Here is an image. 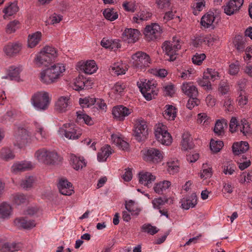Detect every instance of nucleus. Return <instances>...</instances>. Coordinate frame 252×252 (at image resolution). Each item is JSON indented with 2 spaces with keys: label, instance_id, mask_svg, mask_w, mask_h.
Instances as JSON below:
<instances>
[{
  "label": "nucleus",
  "instance_id": "f257e3e1",
  "mask_svg": "<svg viewBox=\"0 0 252 252\" xmlns=\"http://www.w3.org/2000/svg\"><path fill=\"white\" fill-rule=\"evenodd\" d=\"M65 70V66L63 64H55L40 73V80L42 83L46 85L56 83L63 76Z\"/></svg>",
  "mask_w": 252,
  "mask_h": 252
},
{
  "label": "nucleus",
  "instance_id": "f03ea898",
  "mask_svg": "<svg viewBox=\"0 0 252 252\" xmlns=\"http://www.w3.org/2000/svg\"><path fill=\"white\" fill-rule=\"evenodd\" d=\"M31 101L35 109L40 111H44L49 107L50 98L47 92H38L32 95Z\"/></svg>",
  "mask_w": 252,
  "mask_h": 252
},
{
  "label": "nucleus",
  "instance_id": "7ed1b4c3",
  "mask_svg": "<svg viewBox=\"0 0 252 252\" xmlns=\"http://www.w3.org/2000/svg\"><path fill=\"white\" fill-rule=\"evenodd\" d=\"M162 49L165 54L166 60L169 61H175L178 54V51L181 49V46L178 40L165 41L162 45Z\"/></svg>",
  "mask_w": 252,
  "mask_h": 252
},
{
  "label": "nucleus",
  "instance_id": "20e7f679",
  "mask_svg": "<svg viewBox=\"0 0 252 252\" xmlns=\"http://www.w3.org/2000/svg\"><path fill=\"white\" fill-rule=\"evenodd\" d=\"M137 86L144 97L147 100H150L157 94V84L153 81H141L137 82Z\"/></svg>",
  "mask_w": 252,
  "mask_h": 252
},
{
  "label": "nucleus",
  "instance_id": "39448f33",
  "mask_svg": "<svg viewBox=\"0 0 252 252\" xmlns=\"http://www.w3.org/2000/svg\"><path fill=\"white\" fill-rule=\"evenodd\" d=\"M34 157L40 162L47 164H53L58 159V155L56 152L48 150L45 148L36 151Z\"/></svg>",
  "mask_w": 252,
  "mask_h": 252
},
{
  "label": "nucleus",
  "instance_id": "423d86ee",
  "mask_svg": "<svg viewBox=\"0 0 252 252\" xmlns=\"http://www.w3.org/2000/svg\"><path fill=\"white\" fill-rule=\"evenodd\" d=\"M61 136H64L68 139H77L82 134L81 129L74 125L67 123L60 127L58 131Z\"/></svg>",
  "mask_w": 252,
  "mask_h": 252
},
{
  "label": "nucleus",
  "instance_id": "0eeeda50",
  "mask_svg": "<svg viewBox=\"0 0 252 252\" xmlns=\"http://www.w3.org/2000/svg\"><path fill=\"white\" fill-rule=\"evenodd\" d=\"M133 65L136 68L144 69L149 66L151 60L149 55L143 52H137L132 56Z\"/></svg>",
  "mask_w": 252,
  "mask_h": 252
},
{
  "label": "nucleus",
  "instance_id": "6e6552de",
  "mask_svg": "<svg viewBox=\"0 0 252 252\" xmlns=\"http://www.w3.org/2000/svg\"><path fill=\"white\" fill-rule=\"evenodd\" d=\"M155 136L158 141L163 145H169L172 141L170 134L168 132L167 127L162 124H159L155 130Z\"/></svg>",
  "mask_w": 252,
  "mask_h": 252
},
{
  "label": "nucleus",
  "instance_id": "1a4fd4ad",
  "mask_svg": "<svg viewBox=\"0 0 252 252\" xmlns=\"http://www.w3.org/2000/svg\"><path fill=\"white\" fill-rule=\"evenodd\" d=\"M14 139V144L19 148H22L28 143L30 139V136L26 129L19 127L15 132Z\"/></svg>",
  "mask_w": 252,
  "mask_h": 252
},
{
  "label": "nucleus",
  "instance_id": "9d476101",
  "mask_svg": "<svg viewBox=\"0 0 252 252\" xmlns=\"http://www.w3.org/2000/svg\"><path fill=\"white\" fill-rule=\"evenodd\" d=\"M133 135L138 142L143 141L146 138L148 129L146 122L144 120H138L136 122Z\"/></svg>",
  "mask_w": 252,
  "mask_h": 252
},
{
  "label": "nucleus",
  "instance_id": "9b49d317",
  "mask_svg": "<svg viewBox=\"0 0 252 252\" xmlns=\"http://www.w3.org/2000/svg\"><path fill=\"white\" fill-rule=\"evenodd\" d=\"M161 31L162 30L158 24L153 23L146 26L144 34L148 39L154 40L160 36Z\"/></svg>",
  "mask_w": 252,
  "mask_h": 252
},
{
  "label": "nucleus",
  "instance_id": "f8f14e48",
  "mask_svg": "<svg viewBox=\"0 0 252 252\" xmlns=\"http://www.w3.org/2000/svg\"><path fill=\"white\" fill-rule=\"evenodd\" d=\"M93 83L91 80L87 79L82 75H79L74 79L72 87L76 91L87 90L92 88Z\"/></svg>",
  "mask_w": 252,
  "mask_h": 252
},
{
  "label": "nucleus",
  "instance_id": "ddd939ff",
  "mask_svg": "<svg viewBox=\"0 0 252 252\" xmlns=\"http://www.w3.org/2000/svg\"><path fill=\"white\" fill-rule=\"evenodd\" d=\"M140 35V33L137 29H126L122 34V38L125 41L128 43L136 42Z\"/></svg>",
  "mask_w": 252,
  "mask_h": 252
},
{
  "label": "nucleus",
  "instance_id": "4468645a",
  "mask_svg": "<svg viewBox=\"0 0 252 252\" xmlns=\"http://www.w3.org/2000/svg\"><path fill=\"white\" fill-rule=\"evenodd\" d=\"M162 154L158 149L150 148L147 150L145 154L144 159L146 161L157 163L162 159Z\"/></svg>",
  "mask_w": 252,
  "mask_h": 252
},
{
  "label": "nucleus",
  "instance_id": "2eb2a0df",
  "mask_svg": "<svg viewBox=\"0 0 252 252\" xmlns=\"http://www.w3.org/2000/svg\"><path fill=\"white\" fill-rule=\"evenodd\" d=\"M71 103L69 96H62L60 97L55 104V110L59 113H64L66 112Z\"/></svg>",
  "mask_w": 252,
  "mask_h": 252
},
{
  "label": "nucleus",
  "instance_id": "dca6fc26",
  "mask_svg": "<svg viewBox=\"0 0 252 252\" xmlns=\"http://www.w3.org/2000/svg\"><path fill=\"white\" fill-rule=\"evenodd\" d=\"M244 0H230L224 6V12L228 15H231L237 12L242 6Z\"/></svg>",
  "mask_w": 252,
  "mask_h": 252
},
{
  "label": "nucleus",
  "instance_id": "f3484780",
  "mask_svg": "<svg viewBox=\"0 0 252 252\" xmlns=\"http://www.w3.org/2000/svg\"><path fill=\"white\" fill-rule=\"evenodd\" d=\"M131 110L123 105L114 107L112 110V114L115 118L119 121H123L125 118L131 113Z\"/></svg>",
  "mask_w": 252,
  "mask_h": 252
},
{
  "label": "nucleus",
  "instance_id": "a211bd4d",
  "mask_svg": "<svg viewBox=\"0 0 252 252\" xmlns=\"http://www.w3.org/2000/svg\"><path fill=\"white\" fill-rule=\"evenodd\" d=\"M21 48V44L18 42H9L4 46L3 50L7 56L11 57L18 54Z\"/></svg>",
  "mask_w": 252,
  "mask_h": 252
},
{
  "label": "nucleus",
  "instance_id": "6ab92c4d",
  "mask_svg": "<svg viewBox=\"0 0 252 252\" xmlns=\"http://www.w3.org/2000/svg\"><path fill=\"white\" fill-rule=\"evenodd\" d=\"M58 187L60 192L64 195H70L74 192L71 183L65 179L59 181Z\"/></svg>",
  "mask_w": 252,
  "mask_h": 252
},
{
  "label": "nucleus",
  "instance_id": "aec40b11",
  "mask_svg": "<svg viewBox=\"0 0 252 252\" xmlns=\"http://www.w3.org/2000/svg\"><path fill=\"white\" fill-rule=\"evenodd\" d=\"M156 180V177L150 172L142 171L139 173V183L148 188L151 187V184Z\"/></svg>",
  "mask_w": 252,
  "mask_h": 252
},
{
  "label": "nucleus",
  "instance_id": "412c9836",
  "mask_svg": "<svg viewBox=\"0 0 252 252\" xmlns=\"http://www.w3.org/2000/svg\"><path fill=\"white\" fill-rule=\"evenodd\" d=\"M181 89L189 97H197L198 95L197 88L191 82L184 83L181 86Z\"/></svg>",
  "mask_w": 252,
  "mask_h": 252
},
{
  "label": "nucleus",
  "instance_id": "4be33fe9",
  "mask_svg": "<svg viewBox=\"0 0 252 252\" xmlns=\"http://www.w3.org/2000/svg\"><path fill=\"white\" fill-rule=\"evenodd\" d=\"M70 164L76 170L82 169L86 166V162L83 158L77 157L74 154L70 156Z\"/></svg>",
  "mask_w": 252,
  "mask_h": 252
},
{
  "label": "nucleus",
  "instance_id": "5701e85b",
  "mask_svg": "<svg viewBox=\"0 0 252 252\" xmlns=\"http://www.w3.org/2000/svg\"><path fill=\"white\" fill-rule=\"evenodd\" d=\"M215 17L214 14H206L204 15L201 18V24L202 26L206 28L211 27L214 29L215 25L218 22L215 21Z\"/></svg>",
  "mask_w": 252,
  "mask_h": 252
},
{
  "label": "nucleus",
  "instance_id": "b1692460",
  "mask_svg": "<svg viewBox=\"0 0 252 252\" xmlns=\"http://www.w3.org/2000/svg\"><path fill=\"white\" fill-rule=\"evenodd\" d=\"M197 196L195 193H192L189 197L183 198L181 200V206L186 210L194 207L197 204Z\"/></svg>",
  "mask_w": 252,
  "mask_h": 252
},
{
  "label": "nucleus",
  "instance_id": "393cba45",
  "mask_svg": "<svg viewBox=\"0 0 252 252\" xmlns=\"http://www.w3.org/2000/svg\"><path fill=\"white\" fill-rule=\"evenodd\" d=\"M232 148L234 154L239 155L247 151L249 149V145L247 142L241 141L234 143Z\"/></svg>",
  "mask_w": 252,
  "mask_h": 252
},
{
  "label": "nucleus",
  "instance_id": "a878e982",
  "mask_svg": "<svg viewBox=\"0 0 252 252\" xmlns=\"http://www.w3.org/2000/svg\"><path fill=\"white\" fill-rule=\"evenodd\" d=\"M52 61L53 60L49 57V56L45 55L42 51H40L37 54L34 59L35 63L38 66L42 65L46 66L52 62Z\"/></svg>",
  "mask_w": 252,
  "mask_h": 252
},
{
  "label": "nucleus",
  "instance_id": "bb28decb",
  "mask_svg": "<svg viewBox=\"0 0 252 252\" xmlns=\"http://www.w3.org/2000/svg\"><path fill=\"white\" fill-rule=\"evenodd\" d=\"M127 69L126 65L121 63H116L109 67L110 72L113 75H120L125 74Z\"/></svg>",
  "mask_w": 252,
  "mask_h": 252
},
{
  "label": "nucleus",
  "instance_id": "cd10ccee",
  "mask_svg": "<svg viewBox=\"0 0 252 252\" xmlns=\"http://www.w3.org/2000/svg\"><path fill=\"white\" fill-rule=\"evenodd\" d=\"M14 223L17 227L24 229H31L35 226L34 221L28 220L24 218L15 219Z\"/></svg>",
  "mask_w": 252,
  "mask_h": 252
},
{
  "label": "nucleus",
  "instance_id": "c85d7f7f",
  "mask_svg": "<svg viewBox=\"0 0 252 252\" xmlns=\"http://www.w3.org/2000/svg\"><path fill=\"white\" fill-rule=\"evenodd\" d=\"M12 212V207L8 203L3 202L0 204V219H8Z\"/></svg>",
  "mask_w": 252,
  "mask_h": 252
},
{
  "label": "nucleus",
  "instance_id": "c756f323",
  "mask_svg": "<svg viewBox=\"0 0 252 252\" xmlns=\"http://www.w3.org/2000/svg\"><path fill=\"white\" fill-rule=\"evenodd\" d=\"M165 109L163 113L164 118L170 121L175 119L177 115L176 109L172 105H166Z\"/></svg>",
  "mask_w": 252,
  "mask_h": 252
},
{
  "label": "nucleus",
  "instance_id": "7c9ffc66",
  "mask_svg": "<svg viewBox=\"0 0 252 252\" xmlns=\"http://www.w3.org/2000/svg\"><path fill=\"white\" fill-rule=\"evenodd\" d=\"M32 167V164L28 162H21L14 164L11 168L12 172L14 173H17L19 172L24 171Z\"/></svg>",
  "mask_w": 252,
  "mask_h": 252
},
{
  "label": "nucleus",
  "instance_id": "2f4dec72",
  "mask_svg": "<svg viewBox=\"0 0 252 252\" xmlns=\"http://www.w3.org/2000/svg\"><path fill=\"white\" fill-rule=\"evenodd\" d=\"M112 140L119 148L123 150H127L129 147V144L125 140H123L120 136L117 134H112L111 135Z\"/></svg>",
  "mask_w": 252,
  "mask_h": 252
},
{
  "label": "nucleus",
  "instance_id": "473e14b6",
  "mask_svg": "<svg viewBox=\"0 0 252 252\" xmlns=\"http://www.w3.org/2000/svg\"><path fill=\"white\" fill-rule=\"evenodd\" d=\"M81 66L82 69L86 74H91L96 71L97 69V65L94 60L87 61Z\"/></svg>",
  "mask_w": 252,
  "mask_h": 252
},
{
  "label": "nucleus",
  "instance_id": "72a5a7b5",
  "mask_svg": "<svg viewBox=\"0 0 252 252\" xmlns=\"http://www.w3.org/2000/svg\"><path fill=\"white\" fill-rule=\"evenodd\" d=\"M171 186L170 182L163 181L155 184L154 187V191L158 194H161L163 191L168 189Z\"/></svg>",
  "mask_w": 252,
  "mask_h": 252
},
{
  "label": "nucleus",
  "instance_id": "f704fd0d",
  "mask_svg": "<svg viewBox=\"0 0 252 252\" xmlns=\"http://www.w3.org/2000/svg\"><path fill=\"white\" fill-rule=\"evenodd\" d=\"M112 154L111 147L109 145L101 148V150L97 154V159L99 161H104Z\"/></svg>",
  "mask_w": 252,
  "mask_h": 252
},
{
  "label": "nucleus",
  "instance_id": "c9c22d12",
  "mask_svg": "<svg viewBox=\"0 0 252 252\" xmlns=\"http://www.w3.org/2000/svg\"><path fill=\"white\" fill-rule=\"evenodd\" d=\"M41 33L39 32L29 35L28 38V45L31 48L35 47L41 39Z\"/></svg>",
  "mask_w": 252,
  "mask_h": 252
},
{
  "label": "nucleus",
  "instance_id": "e433bc0d",
  "mask_svg": "<svg viewBox=\"0 0 252 252\" xmlns=\"http://www.w3.org/2000/svg\"><path fill=\"white\" fill-rule=\"evenodd\" d=\"M181 144L182 148L184 150L192 148V144L190 141V135L189 132H186L183 134Z\"/></svg>",
  "mask_w": 252,
  "mask_h": 252
},
{
  "label": "nucleus",
  "instance_id": "4c0bfd02",
  "mask_svg": "<svg viewBox=\"0 0 252 252\" xmlns=\"http://www.w3.org/2000/svg\"><path fill=\"white\" fill-rule=\"evenodd\" d=\"M21 248V245L19 243H5L1 249V252H14L18 251Z\"/></svg>",
  "mask_w": 252,
  "mask_h": 252
},
{
  "label": "nucleus",
  "instance_id": "58836bf2",
  "mask_svg": "<svg viewBox=\"0 0 252 252\" xmlns=\"http://www.w3.org/2000/svg\"><path fill=\"white\" fill-rule=\"evenodd\" d=\"M10 200L13 204L19 205L24 203L27 201L25 195L22 193H14L11 195Z\"/></svg>",
  "mask_w": 252,
  "mask_h": 252
},
{
  "label": "nucleus",
  "instance_id": "ea45409f",
  "mask_svg": "<svg viewBox=\"0 0 252 252\" xmlns=\"http://www.w3.org/2000/svg\"><path fill=\"white\" fill-rule=\"evenodd\" d=\"M19 10V8L16 3H11L9 5L5 7L3 12L5 14L4 18H6V16H12L15 14Z\"/></svg>",
  "mask_w": 252,
  "mask_h": 252
},
{
  "label": "nucleus",
  "instance_id": "a19ab883",
  "mask_svg": "<svg viewBox=\"0 0 252 252\" xmlns=\"http://www.w3.org/2000/svg\"><path fill=\"white\" fill-rule=\"evenodd\" d=\"M126 209L128 212L131 213L132 215L137 216L139 215L141 209L134 206V202L130 200L128 202H126L125 204Z\"/></svg>",
  "mask_w": 252,
  "mask_h": 252
},
{
  "label": "nucleus",
  "instance_id": "79ce46f5",
  "mask_svg": "<svg viewBox=\"0 0 252 252\" xmlns=\"http://www.w3.org/2000/svg\"><path fill=\"white\" fill-rule=\"evenodd\" d=\"M210 79H208V76H206L203 73V75L202 78H199L197 80V83L198 85L204 88L206 90H211L212 85L210 81Z\"/></svg>",
  "mask_w": 252,
  "mask_h": 252
},
{
  "label": "nucleus",
  "instance_id": "37998d69",
  "mask_svg": "<svg viewBox=\"0 0 252 252\" xmlns=\"http://www.w3.org/2000/svg\"><path fill=\"white\" fill-rule=\"evenodd\" d=\"M226 123L224 120H218L215 124L214 131L218 136L221 135L224 133V126H226Z\"/></svg>",
  "mask_w": 252,
  "mask_h": 252
},
{
  "label": "nucleus",
  "instance_id": "c03bdc74",
  "mask_svg": "<svg viewBox=\"0 0 252 252\" xmlns=\"http://www.w3.org/2000/svg\"><path fill=\"white\" fill-rule=\"evenodd\" d=\"M151 16V13L142 11L139 12L136 16L133 17V20L136 23H139L140 21L147 20Z\"/></svg>",
  "mask_w": 252,
  "mask_h": 252
},
{
  "label": "nucleus",
  "instance_id": "a18cd8bd",
  "mask_svg": "<svg viewBox=\"0 0 252 252\" xmlns=\"http://www.w3.org/2000/svg\"><path fill=\"white\" fill-rule=\"evenodd\" d=\"M237 95L236 100L240 106L243 107L247 104L248 102V95L245 91L238 92Z\"/></svg>",
  "mask_w": 252,
  "mask_h": 252
},
{
  "label": "nucleus",
  "instance_id": "49530a36",
  "mask_svg": "<svg viewBox=\"0 0 252 252\" xmlns=\"http://www.w3.org/2000/svg\"><path fill=\"white\" fill-rule=\"evenodd\" d=\"M19 67L14 66H10L8 70V77L11 80H18L19 78V74L21 72Z\"/></svg>",
  "mask_w": 252,
  "mask_h": 252
},
{
  "label": "nucleus",
  "instance_id": "de8ad7c7",
  "mask_svg": "<svg viewBox=\"0 0 252 252\" xmlns=\"http://www.w3.org/2000/svg\"><path fill=\"white\" fill-rule=\"evenodd\" d=\"M197 123L204 126H207L211 122V119L205 113H199L197 115Z\"/></svg>",
  "mask_w": 252,
  "mask_h": 252
},
{
  "label": "nucleus",
  "instance_id": "09e8293b",
  "mask_svg": "<svg viewBox=\"0 0 252 252\" xmlns=\"http://www.w3.org/2000/svg\"><path fill=\"white\" fill-rule=\"evenodd\" d=\"M41 51L49 56L52 60L57 57V51L55 48L52 46H46L44 47Z\"/></svg>",
  "mask_w": 252,
  "mask_h": 252
},
{
  "label": "nucleus",
  "instance_id": "8fccbe9b",
  "mask_svg": "<svg viewBox=\"0 0 252 252\" xmlns=\"http://www.w3.org/2000/svg\"><path fill=\"white\" fill-rule=\"evenodd\" d=\"M0 157L3 160L7 161L14 158L12 151L8 148H2L0 152Z\"/></svg>",
  "mask_w": 252,
  "mask_h": 252
},
{
  "label": "nucleus",
  "instance_id": "3c124183",
  "mask_svg": "<svg viewBox=\"0 0 252 252\" xmlns=\"http://www.w3.org/2000/svg\"><path fill=\"white\" fill-rule=\"evenodd\" d=\"M167 170L170 174H173L179 171V163L178 160H171L167 162Z\"/></svg>",
  "mask_w": 252,
  "mask_h": 252
},
{
  "label": "nucleus",
  "instance_id": "603ef678",
  "mask_svg": "<svg viewBox=\"0 0 252 252\" xmlns=\"http://www.w3.org/2000/svg\"><path fill=\"white\" fill-rule=\"evenodd\" d=\"M96 101V98L90 96L86 97L84 98L79 99V103L83 107H89L94 105Z\"/></svg>",
  "mask_w": 252,
  "mask_h": 252
},
{
  "label": "nucleus",
  "instance_id": "864d4df0",
  "mask_svg": "<svg viewBox=\"0 0 252 252\" xmlns=\"http://www.w3.org/2000/svg\"><path fill=\"white\" fill-rule=\"evenodd\" d=\"M141 231L151 235H154L158 231V229L156 226H152L150 223H145L141 226Z\"/></svg>",
  "mask_w": 252,
  "mask_h": 252
},
{
  "label": "nucleus",
  "instance_id": "5fc2aeb1",
  "mask_svg": "<svg viewBox=\"0 0 252 252\" xmlns=\"http://www.w3.org/2000/svg\"><path fill=\"white\" fill-rule=\"evenodd\" d=\"M223 146L222 141H215L212 139L210 141V147L211 151L214 153L219 152Z\"/></svg>",
  "mask_w": 252,
  "mask_h": 252
},
{
  "label": "nucleus",
  "instance_id": "6e6d98bb",
  "mask_svg": "<svg viewBox=\"0 0 252 252\" xmlns=\"http://www.w3.org/2000/svg\"><path fill=\"white\" fill-rule=\"evenodd\" d=\"M239 130L245 135L249 133L252 130L249 123L245 119L241 120Z\"/></svg>",
  "mask_w": 252,
  "mask_h": 252
},
{
  "label": "nucleus",
  "instance_id": "4d7b16f0",
  "mask_svg": "<svg viewBox=\"0 0 252 252\" xmlns=\"http://www.w3.org/2000/svg\"><path fill=\"white\" fill-rule=\"evenodd\" d=\"M235 47L239 52H243L245 47V42L242 36L236 37L234 41Z\"/></svg>",
  "mask_w": 252,
  "mask_h": 252
},
{
  "label": "nucleus",
  "instance_id": "13d9d810",
  "mask_svg": "<svg viewBox=\"0 0 252 252\" xmlns=\"http://www.w3.org/2000/svg\"><path fill=\"white\" fill-rule=\"evenodd\" d=\"M204 73L208 76V79L213 81L220 78L219 72L212 68H207Z\"/></svg>",
  "mask_w": 252,
  "mask_h": 252
},
{
  "label": "nucleus",
  "instance_id": "bf43d9fd",
  "mask_svg": "<svg viewBox=\"0 0 252 252\" xmlns=\"http://www.w3.org/2000/svg\"><path fill=\"white\" fill-rule=\"evenodd\" d=\"M103 14L106 19L111 21L116 20L118 17V14L111 9H105Z\"/></svg>",
  "mask_w": 252,
  "mask_h": 252
},
{
  "label": "nucleus",
  "instance_id": "052dcab7",
  "mask_svg": "<svg viewBox=\"0 0 252 252\" xmlns=\"http://www.w3.org/2000/svg\"><path fill=\"white\" fill-rule=\"evenodd\" d=\"M205 3L204 0H196V2L194 3L193 5V13L194 15H197L200 11L202 10L205 7Z\"/></svg>",
  "mask_w": 252,
  "mask_h": 252
},
{
  "label": "nucleus",
  "instance_id": "680f3d73",
  "mask_svg": "<svg viewBox=\"0 0 252 252\" xmlns=\"http://www.w3.org/2000/svg\"><path fill=\"white\" fill-rule=\"evenodd\" d=\"M34 180L32 176L26 177L21 182L20 186L23 189H27L32 187Z\"/></svg>",
  "mask_w": 252,
  "mask_h": 252
},
{
  "label": "nucleus",
  "instance_id": "e2e57ef3",
  "mask_svg": "<svg viewBox=\"0 0 252 252\" xmlns=\"http://www.w3.org/2000/svg\"><path fill=\"white\" fill-rule=\"evenodd\" d=\"M206 55L205 54L196 53L195 55L192 57V63L195 64L200 65L202 63L203 61H204Z\"/></svg>",
  "mask_w": 252,
  "mask_h": 252
},
{
  "label": "nucleus",
  "instance_id": "0e129e2a",
  "mask_svg": "<svg viewBox=\"0 0 252 252\" xmlns=\"http://www.w3.org/2000/svg\"><path fill=\"white\" fill-rule=\"evenodd\" d=\"M36 133L35 134L38 136V135H40L41 140L45 139L48 137L47 132L44 130L43 127L38 124L36 125Z\"/></svg>",
  "mask_w": 252,
  "mask_h": 252
},
{
  "label": "nucleus",
  "instance_id": "69168bd1",
  "mask_svg": "<svg viewBox=\"0 0 252 252\" xmlns=\"http://www.w3.org/2000/svg\"><path fill=\"white\" fill-rule=\"evenodd\" d=\"M240 124H238L237 120L235 118H232L229 124V129L232 132L237 131L239 129Z\"/></svg>",
  "mask_w": 252,
  "mask_h": 252
},
{
  "label": "nucleus",
  "instance_id": "338daca9",
  "mask_svg": "<svg viewBox=\"0 0 252 252\" xmlns=\"http://www.w3.org/2000/svg\"><path fill=\"white\" fill-rule=\"evenodd\" d=\"M19 27L18 21L14 20L7 25V31L9 33L14 32Z\"/></svg>",
  "mask_w": 252,
  "mask_h": 252
},
{
  "label": "nucleus",
  "instance_id": "774afa93",
  "mask_svg": "<svg viewBox=\"0 0 252 252\" xmlns=\"http://www.w3.org/2000/svg\"><path fill=\"white\" fill-rule=\"evenodd\" d=\"M229 86L225 82H221L218 88L219 92L222 94H226L229 91Z\"/></svg>",
  "mask_w": 252,
  "mask_h": 252
}]
</instances>
